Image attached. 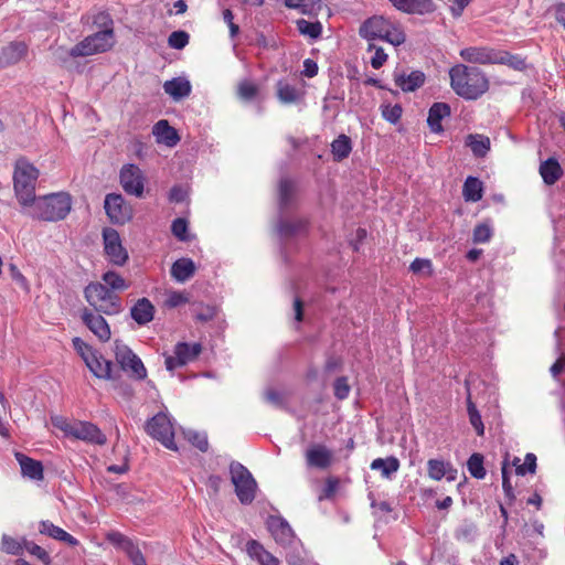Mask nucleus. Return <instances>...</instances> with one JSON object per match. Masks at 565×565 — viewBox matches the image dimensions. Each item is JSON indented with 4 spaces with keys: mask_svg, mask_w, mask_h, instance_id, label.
<instances>
[{
    "mask_svg": "<svg viewBox=\"0 0 565 565\" xmlns=\"http://www.w3.org/2000/svg\"><path fill=\"white\" fill-rule=\"evenodd\" d=\"M82 321L84 324L102 341L107 342L110 339L111 332L108 322L102 313L94 312L88 308L82 311Z\"/></svg>",
    "mask_w": 565,
    "mask_h": 565,
    "instance_id": "15",
    "label": "nucleus"
},
{
    "mask_svg": "<svg viewBox=\"0 0 565 565\" xmlns=\"http://www.w3.org/2000/svg\"><path fill=\"white\" fill-rule=\"evenodd\" d=\"M295 185L289 179H282L279 182V202L281 206H287L294 195Z\"/></svg>",
    "mask_w": 565,
    "mask_h": 565,
    "instance_id": "46",
    "label": "nucleus"
},
{
    "mask_svg": "<svg viewBox=\"0 0 565 565\" xmlns=\"http://www.w3.org/2000/svg\"><path fill=\"white\" fill-rule=\"evenodd\" d=\"M115 44V32L98 31L94 34L87 35L76 45H74L68 54L72 57H84L94 54H99L109 51Z\"/></svg>",
    "mask_w": 565,
    "mask_h": 565,
    "instance_id": "7",
    "label": "nucleus"
},
{
    "mask_svg": "<svg viewBox=\"0 0 565 565\" xmlns=\"http://www.w3.org/2000/svg\"><path fill=\"white\" fill-rule=\"evenodd\" d=\"M190 36L185 31H173L168 38V44L175 50H182L189 43Z\"/></svg>",
    "mask_w": 565,
    "mask_h": 565,
    "instance_id": "50",
    "label": "nucleus"
},
{
    "mask_svg": "<svg viewBox=\"0 0 565 565\" xmlns=\"http://www.w3.org/2000/svg\"><path fill=\"white\" fill-rule=\"evenodd\" d=\"M268 529L275 541L279 544H289L292 541V529L282 518L271 516L268 520Z\"/></svg>",
    "mask_w": 565,
    "mask_h": 565,
    "instance_id": "24",
    "label": "nucleus"
},
{
    "mask_svg": "<svg viewBox=\"0 0 565 565\" xmlns=\"http://www.w3.org/2000/svg\"><path fill=\"white\" fill-rule=\"evenodd\" d=\"M15 459L20 465L21 473L32 480H43L44 469L41 461L35 460L22 452H15Z\"/></svg>",
    "mask_w": 565,
    "mask_h": 565,
    "instance_id": "22",
    "label": "nucleus"
},
{
    "mask_svg": "<svg viewBox=\"0 0 565 565\" xmlns=\"http://www.w3.org/2000/svg\"><path fill=\"white\" fill-rule=\"evenodd\" d=\"M29 51L24 41H12L0 47V67H8L23 60Z\"/></svg>",
    "mask_w": 565,
    "mask_h": 565,
    "instance_id": "16",
    "label": "nucleus"
},
{
    "mask_svg": "<svg viewBox=\"0 0 565 565\" xmlns=\"http://www.w3.org/2000/svg\"><path fill=\"white\" fill-rule=\"evenodd\" d=\"M73 345H74V349L79 353V355L82 356V359L85 362H86V358L94 356L96 354V351L93 350V348L90 345L85 343L79 338L73 339Z\"/></svg>",
    "mask_w": 565,
    "mask_h": 565,
    "instance_id": "59",
    "label": "nucleus"
},
{
    "mask_svg": "<svg viewBox=\"0 0 565 565\" xmlns=\"http://www.w3.org/2000/svg\"><path fill=\"white\" fill-rule=\"evenodd\" d=\"M296 25L300 34L313 40L318 39L322 33V24L319 21L310 22L305 19H299L296 21Z\"/></svg>",
    "mask_w": 565,
    "mask_h": 565,
    "instance_id": "40",
    "label": "nucleus"
},
{
    "mask_svg": "<svg viewBox=\"0 0 565 565\" xmlns=\"http://www.w3.org/2000/svg\"><path fill=\"white\" fill-rule=\"evenodd\" d=\"M332 451L323 445H313L306 451V461L309 467L327 469L332 463Z\"/></svg>",
    "mask_w": 565,
    "mask_h": 565,
    "instance_id": "20",
    "label": "nucleus"
},
{
    "mask_svg": "<svg viewBox=\"0 0 565 565\" xmlns=\"http://www.w3.org/2000/svg\"><path fill=\"white\" fill-rule=\"evenodd\" d=\"M397 10L409 14H426L435 11L433 0H388Z\"/></svg>",
    "mask_w": 565,
    "mask_h": 565,
    "instance_id": "21",
    "label": "nucleus"
},
{
    "mask_svg": "<svg viewBox=\"0 0 565 565\" xmlns=\"http://www.w3.org/2000/svg\"><path fill=\"white\" fill-rule=\"evenodd\" d=\"M494 64L508 65L516 71H522L526 67L525 58L507 51H497Z\"/></svg>",
    "mask_w": 565,
    "mask_h": 565,
    "instance_id": "38",
    "label": "nucleus"
},
{
    "mask_svg": "<svg viewBox=\"0 0 565 565\" xmlns=\"http://www.w3.org/2000/svg\"><path fill=\"white\" fill-rule=\"evenodd\" d=\"M231 480L235 487V493L243 504L254 501L257 483L249 470L239 462H232L230 466Z\"/></svg>",
    "mask_w": 565,
    "mask_h": 565,
    "instance_id": "8",
    "label": "nucleus"
},
{
    "mask_svg": "<svg viewBox=\"0 0 565 565\" xmlns=\"http://www.w3.org/2000/svg\"><path fill=\"white\" fill-rule=\"evenodd\" d=\"M39 178V170L26 159L20 158L15 161L13 171V190L19 203L30 207L35 198V184Z\"/></svg>",
    "mask_w": 565,
    "mask_h": 565,
    "instance_id": "2",
    "label": "nucleus"
},
{
    "mask_svg": "<svg viewBox=\"0 0 565 565\" xmlns=\"http://www.w3.org/2000/svg\"><path fill=\"white\" fill-rule=\"evenodd\" d=\"M120 184L127 194L142 198L146 178L141 169L136 164H125L120 170Z\"/></svg>",
    "mask_w": 565,
    "mask_h": 565,
    "instance_id": "13",
    "label": "nucleus"
},
{
    "mask_svg": "<svg viewBox=\"0 0 565 565\" xmlns=\"http://www.w3.org/2000/svg\"><path fill=\"white\" fill-rule=\"evenodd\" d=\"M9 271L11 278L15 281V284L25 292L30 291V284L26 277L20 271L17 265L10 264Z\"/></svg>",
    "mask_w": 565,
    "mask_h": 565,
    "instance_id": "56",
    "label": "nucleus"
},
{
    "mask_svg": "<svg viewBox=\"0 0 565 565\" xmlns=\"http://www.w3.org/2000/svg\"><path fill=\"white\" fill-rule=\"evenodd\" d=\"M450 87L467 100L480 98L489 89V79L478 67L456 64L449 70Z\"/></svg>",
    "mask_w": 565,
    "mask_h": 565,
    "instance_id": "1",
    "label": "nucleus"
},
{
    "mask_svg": "<svg viewBox=\"0 0 565 565\" xmlns=\"http://www.w3.org/2000/svg\"><path fill=\"white\" fill-rule=\"evenodd\" d=\"M462 195L466 201L478 202L482 199V183L479 179L468 177L463 183Z\"/></svg>",
    "mask_w": 565,
    "mask_h": 565,
    "instance_id": "37",
    "label": "nucleus"
},
{
    "mask_svg": "<svg viewBox=\"0 0 565 565\" xmlns=\"http://www.w3.org/2000/svg\"><path fill=\"white\" fill-rule=\"evenodd\" d=\"M115 358L124 371H130L137 380H143L147 376V370L142 361L125 344L115 342Z\"/></svg>",
    "mask_w": 565,
    "mask_h": 565,
    "instance_id": "11",
    "label": "nucleus"
},
{
    "mask_svg": "<svg viewBox=\"0 0 565 565\" xmlns=\"http://www.w3.org/2000/svg\"><path fill=\"white\" fill-rule=\"evenodd\" d=\"M102 280L104 285L113 292L125 291L130 287V282L127 281L120 274L114 270L104 273Z\"/></svg>",
    "mask_w": 565,
    "mask_h": 565,
    "instance_id": "36",
    "label": "nucleus"
},
{
    "mask_svg": "<svg viewBox=\"0 0 565 565\" xmlns=\"http://www.w3.org/2000/svg\"><path fill=\"white\" fill-rule=\"evenodd\" d=\"M338 487L339 480L337 478H328L320 499H331L335 494Z\"/></svg>",
    "mask_w": 565,
    "mask_h": 565,
    "instance_id": "61",
    "label": "nucleus"
},
{
    "mask_svg": "<svg viewBox=\"0 0 565 565\" xmlns=\"http://www.w3.org/2000/svg\"><path fill=\"white\" fill-rule=\"evenodd\" d=\"M51 420L53 426L68 438L98 446H104L107 443L106 435L90 422L68 420L63 416H54Z\"/></svg>",
    "mask_w": 565,
    "mask_h": 565,
    "instance_id": "4",
    "label": "nucleus"
},
{
    "mask_svg": "<svg viewBox=\"0 0 565 565\" xmlns=\"http://www.w3.org/2000/svg\"><path fill=\"white\" fill-rule=\"evenodd\" d=\"M24 541H26V540L25 539L18 540L15 537L4 534V535H2V539H1V550L3 552H6L7 554L20 555L23 552V550L25 548Z\"/></svg>",
    "mask_w": 565,
    "mask_h": 565,
    "instance_id": "44",
    "label": "nucleus"
},
{
    "mask_svg": "<svg viewBox=\"0 0 565 565\" xmlns=\"http://www.w3.org/2000/svg\"><path fill=\"white\" fill-rule=\"evenodd\" d=\"M39 532L56 541L64 542L70 546L78 545V540L62 527L54 525L51 521L44 520L39 523Z\"/></svg>",
    "mask_w": 565,
    "mask_h": 565,
    "instance_id": "27",
    "label": "nucleus"
},
{
    "mask_svg": "<svg viewBox=\"0 0 565 565\" xmlns=\"http://www.w3.org/2000/svg\"><path fill=\"white\" fill-rule=\"evenodd\" d=\"M189 297L185 292L182 291H170L167 295V299L164 301L166 307L168 308H177L181 305L188 303Z\"/></svg>",
    "mask_w": 565,
    "mask_h": 565,
    "instance_id": "55",
    "label": "nucleus"
},
{
    "mask_svg": "<svg viewBox=\"0 0 565 565\" xmlns=\"http://www.w3.org/2000/svg\"><path fill=\"white\" fill-rule=\"evenodd\" d=\"M402 114H403V109H402V106L398 104H395V105L386 104V105L382 106V116L386 121H388L391 124L398 122L402 117Z\"/></svg>",
    "mask_w": 565,
    "mask_h": 565,
    "instance_id": "49",
    "label": "nucleus"
},
{
    "mask_svg": "<svg viewBox=\"0 0 565 565\" xmlns=\"http://www.w3.org/2000/svg\"><path fill=\"white\" fill-rule=\"evenodd\" d=\"M201 352L202 345L200 343L179 342L174 347V355L166 356V367L168 371H173L194 361Z\"/></svg>",
    "mask_w": 565,
    "mask_h": 565,
    "instance_id": "14",
    "label": "nucleus"
},
{
    "mask_svg": "<svg viewBox=\"0 0 565 565\" xmlns=\"http://www.w3.org/2000/svg\"><path fill=\"white\" fill-rule=\"evenodd\" d=\"M369 51H374V55L371 57V65L373 68L379 70L386 62L387 54L382 47H379L374 44L369 45Z\"/></svg>",
    "mask_w": 565,
    "mask_h": 565,
    "instance_id": "58",
    "label": "nucleus"
},
{
    "mask_svg": "<svg viewBox=\"0 0 565 565\" xmlns=\"http://www.w3.org/2000/svg\"><path fill=\"white\" fill-rule=\"evenodd\" d=\"M468 146L476 157H484L490 149V139L482 135H469Z\"/></svg>",
    "mask_w": 565,
    "mask_h": 565,
    "instance_id": "39",
    "label": "nucleus"
},
{
    "mask_svg": "<svg viewBox=\"0 0 565 565\" xmlns=\"http://www.w3.org/2000/svg\"><path fill=\"white\" fill-rule=\"evenodd\" d=\"M106 540L114 546L120 548L122 552L127 553L134 545V541L128 536L124 535L118 531H110L106 534Z\"/></svg>",
    "mask_w": 565,
    "mask_h": 565,
    "instance_id": "45",
    "label": "nucleus"
},
{
    "mask_svg": "<svg viewBox=\"0 0 565 565\" xmlns=\"http://www.w3.org/2000/svg\"><path fill=\"white\" fill-rule=\"evenodd\" d=\"M334 396L342 401L345 399L350 394V385L345 376L338 377L333 383Z\"/></svg>",
    "mask_w": 565,
    "mask_h": 565,
    "instance_id": "54",
    "label": "nucleus"
},
{
    "mask_svg": "<svg viewBox=\"0 0 565 565\" xmlns=\"http://www.w3.org/2000/svg\"><path fill=\"white\" fill-rule=\"evenodd\" d=\"M191 84L183 77H174L166 81L163 84L164 93L171 96L174 100H180L191 94Z\"/></svg>",
    "mask_w": 565,
    "mask_h": 565,
    "instance_id": "29",
    "label": "nucleus"
},
{
    "mask_svg": "<svg viewBox=\"0 0 565 565\" xmlns=\"http://www.w3.org/2000/svg\"><path fill=\"white\" fill-rule=\"evenodd\" d=\"M306 92L302 87L289 83L287 79H279L276 83V96L284 105H297L303 102Z\"/></svg>",
    "mask_w": 565,
    "mask_h": 565,
    "instance_id": "17",
    "label": "nucleus"
},
{
    "mask_svg": "<svg viewBox=\"0 0 565 565\" xmlns=\"http://www.w3.org/2000/svg\"><path fill=\"white\" fill-rule=\"evenodd\" d=\"M467 412L469 415V422L471 426L475 428L478 436L484 435V425L481 419V415L479 411L477 409L475 403L471 399V396L468 395L467 397Z\"/></svg>",
    "mask_w": 565,
    "mask_h": 565,
    "instance_id": "42",
    "label": "nucleus"
},
{
    "mask_svg": "<svg viewBox=\"0 0 565 565\" xmlns=\"http://www.w3.org/2000/svg\"><path fill=\"white\" fill-rule=\"evenodd\" d=\"M31 215L49 222L64 220L72 209L71 195L64 192L44 195L34 201Z\"/></svg>",
    "mask_w": 565,
    "mask_h": 565,
    "instance_id": "5",
    "label": "nucleus"
},
{
    "mask_svg": "<svg viewBox=\"0 0 565 565\" xmlns=\"http://www.w3.org/2000/svg\"><path fill=\"white\" fill-rule=\"evenodd\" d=\"M152 134L158 143H162L168 147H174L180 141L178 131L170 126L166 119H161L154 124Z\"/></svg>",
    "mask_w": 565,
    "mask_h": 565,
    "instance_id": "26",
    "label": "nucleus"
},
{
    "mask_svg": "<svg viewBox=\"0 0 565 565\" xmlns=\"http://www.w3.org/2000/svg\"><path fill=\"white\" fill-rule=\"evenodd\" d=\"M399 460L394 456H390L386 458L374 459L371 462L370 468L372 470L381 471L383 478L390 479L391 476L399 469Z\"/></svg>",
    "mask_w": 565,
    "mask_h": 565,
    "instance_id": "34",
    "label": "nucleus"
},
{
    "mask_svg": "<svg viewBox=\"0 0 565 565\" xmlns=\"http://www.w3.org/2000/svg\"><path fill=\"white\" fill-rule=\"evenodd\" d=\"M217 315V310L214 306L200 305L195 312V319L201 322H209L213 320Z\"/></svg>",
    "mask_w": 565,
    "mask_h": 565,
    "instance_id": "57",
    "label": "nucleus"
},
{
    "mask_svg": "<svg viewBox=\"0 0 565 565\" xmlns=\"http://www.w3.org/2000/svg\"><path fill=\"white\" fill-rule=\"evenodd\" d=\"M170 274L179 282L189 280L195 274V265L191 258H179L172 266Z\"/></svg>",
    "mask_w": 565,
    "mask_h": 565,
    "instance_id": "31",
    "label": "nucleus"
},
{
    "mask_svg": "<svg viewBox=\"0 0 565 565\" xmlns=\"http://www.w3.org/2000/svg\"><path fill=\"white\" fill-rule=\"evenodd\" d=\"M394 82L403 92H415L425 83V74L422 71H413L409 74L404 72L394 74Z\"/></svg>",
    "mask_w": 565,
    "mask_h": 565,
    "instance_id": "25",
    "label": "nucleus"
},
{
    "mask_svg": "<svg viewBox=\"0 0 565 565\" xmlns=\"http://www.w3.org/2000/svg\"><path fill=\"white\" fill-rule=\"evenodd\" d=\"M186 198L188 192L179 185L172 186L169 192V201L173 203H182L186 200Z\"/></svg>",
    "mask_w": 565,
    "mask_h": 565,
    "instance_id": "64",
    "label": "nucleus"
},
{
    "mask_svg": "<svg viewBox=\"0 0 565 565\" xmlns=\"http://www.w3.org/2000/svg\"><path fill=\"white\" fill-rule=\"evenodd\" d=\"M89 371L98 379L113 380V363L106 360L104 356L96 354L94 356L86 358V363Z\"/></svg>",
    "mask_w": 565,
    "mask_h": 565,
    "instance_id": "28",
    "label": "nucleus"
},
{
    "mask_svg": "<svg viewBox=\"0 0 565 565\" xmlns=\"http://www.w3.org/2000/svg\"><path fill=\"white\" fill-rule=\"evenodd\" d=\"M126 555L134 565H147L141 550L136 544L126 553Z\"/></svg>",
    "mask_w": 565,
    "mask_h": 565,
    "instance_id": "63",
    "label": "nucleus"
},
{
    "mask_svg": "<svg viewBox=\"0 0 565 565\" xmlns=\"http://www.w3.org/2000/svg\"><path fill=\"white\" fill-rule=\"evenodd\" d=\"M93 24L102 29V31L114 30V21L107 11H99L93 17Z\"/></svg>",
    "mask_w": 565,
    "mask_h": 565,
    "instance_id": "51",
    "label": "nucleus"
},
{
    "mask_svg": "<svg viewBox=\"0 0 565 565\" xmlns=\"http://www.w3.org/2000/svg\"><path fill=\"white\" fill-rule=\"evenodd\" d=\"M247 553L260 565H279L278 558L266 551L264 546L255 540H252L247 543Z\"/></svg>",
    "mask_w": 565,
    "mask_h": 565,
    "instance_id": "33",
    "label": "nucleus"
},
{
    "mask_svg": "<svg viewBox=\"0 0 565 565\" xmlns=\"http://www.w3.org/2000/svg\"><path fill=\"white\" fill-rule=\"evenodd\" d=\"M104 207L110 222L114 224H125L132 217V207L126 202L121 194H107Z\"/></svg>",
    "mask_w": 565,
    "mask_h": 565,
    "instance_id": "12",
    "label": "nucleus"
},
{
    "mask_svg": "<svg viewBox=\"0 0 565 565\" xmlns=\"http://www.w3.org/2000/svg\"><path fill=\"white\" fill-rule=\"evenodd\" d=\"M84 297L98 313L115 316L122 310L121 298L103 282H89L84 289Z\"/></svg>",
    "mask_w": 565,
    "mask_h": 565,
    "instance_id": "6",
    "label": "nucleus"
},
{
    "mask_svg": "<svg viewBox=\"0 0 565 565\" xmlns=\"http://www.w3.org/2000/svg\"><path fill=\"white\" fill-rule=\"evenodd\" d=\"M24 550H26L32 556H35L39 561H41L44 565H50L52 559L49 553L35 544L34 542L24 541Z\"/></svg>",
    "mask_w": 565,
    "mask_h": 565,
    "instance_id": "48",
    "label": "nucleus"
},
{
    "mask_svg": "<svg viewBox=\"0 0 565 565\" xmlns=\"http://www.w3.org/2000/svg\"><path fill=\"white\" fill-rule=\"evenodd\" d=\"M352 151L351 139L347 135H340L331 143V152L334 161H342L350 156Z\"/></svg>",
    "mask_w": 565,
    "mask_h": 565,
    "instance_id": "35",
    "label": "nucleus"
},
{
    "mask_svg": "<svg viewBox=\"0 0 565 565\" xmlns=\"http://www.w3.org/2000/svg\"><path fill=\"white\" fill-rule=\"evenodd\" d=\"M476 526L472 524H466L456 530L455 537L459 542L470 543L476 536Z\"/></svg>",
    "mask_w": 565,
    "mask_h": 565,
    "instance_id": "52",
    "label": "nucleus"
},
{
    "mask_svg": "<svg viewBox=\"0 0 565 565\" xmlns=\"http://www.w3.org/2000/svg\"><path fill=\"white\" fill-rule=\"evenodd\" d=\"M360 35L366 40L380 39L398 46L406 41L402 26L382 15H373L360 26Z\"/></svg>",
    "mask_w": 565,
    "mask_h": 565,
    "instance_id": "3",
    "label": "nucleus"
},
{
    "mask_svg": "<svg viewBox=\"0 0 565 565\" xmlns=\"http://www.w3.org/2000/svg\"><path fill=\"white\" fill-rule=\"evenodd\" d=\"M156 308L148 298L138 299L130 308V317L139 324L145 326L154 318Z\"/></svg>",
    "mask_w": 565,
    "mask_h": 565,
    "instance_id": "23",
    "label": "nucleus"
},
{
    "mask_svg": "<svg viewBox=\"0 0 565 565\" xmlns=\"http://www.w3.org/2000/svg\"><path fill=\"white\" fill-rule=\"evenodd\" d=\"M457 469L450 462L439 459H429L427 461V475L435 481L446 478L447 481L452 482L457 479Z\"/></svg>",
    "mask_w": 565,
    "mask_h": 565,
    "instance_id": "19",
    "label": "nucleus"
},
{
    "mask_svg": "<svg viewBox=\"0 0 565 565\" xmlns=\"http://www.w3.org/2000/svg\"><path fill=\"white\" fill-rule=\"evenodd\" d=\"M104 252L109 263L124 266L128 260V253L121 244L119 233L113 227L103 230Z\"/></svg>",
    "mask_w": 565,
    "mask_h": 565,
    "instance_id": "10",
    "label": "nucleus"
},
{
    "mask_svg": "<svg viewBox=\"0 0 565 565\" xmlns=\"http://www.w3.org/2000/svg\"><path fill=\"white\" fill-rule=\"evenodd\" d=\"M540 174L546 184L553 185L563 175V169L555 158H548L541 162Z\"/></svg>",
    "mask_w": 565,
    "mask_h": 565,
    "instance_id": "32",
    "label": "nucleus"
},
{
    "mask_svg": "<svg viewBox=\"0 0 565 565\" xmlns=\"http://www.w3.org/2000/svg\"><path fill=\"white\" fill-rule=\"evenodd\" d=\"M259 87L249 79H243L237 84L236 94L239 99L250 102L258 95Z\"/></svg>",
    "mask_w": 565,
    "mask_h": 565,
    "instance_id": "41",
    "label": "nucleus"
},
{
    "mask_svg": "<svg viewBox=\"0 0 565 565\" xmlns=\"http://www.w3.org/2000/svg\"><path fill=\"white\" fill-rule=\"evenodd\" d=\"M146 431L152 438L160 441L166 448L170 450H178L174 443V431L170 418L163 414L158 413L146 423Z\"/></svg>",
    "mask_w": 565,
    "mask_h": 565,
    "instance_id": "9",
    "label": "nucleus"
},
{
    "mask_svg": "<svg viewBox=\"0 0 565 565\" xmlns=\"http://www.w3.org/2000/svg\"><path fill=\"white\" fill-rule=\"evenodd\" d=\"M460 56L472 64H494L497 51L486 46H470L460 51Z\"/></svg>",
    "mask_w": 565,
    "mask_h": 565,
    "instance_id": "18",
    "label": "nucleus"
},
{
    "mask_svg": "<svg viewBox=\"0 0 565 565\" xmlns=\"http://www.w3.org/2000/svg\"><path fill=\"white\" fill-rule=\"evenodd\" d=\"M171 232L172 234L182 242L188 241V222L185 218L178 217L172 222L171 225Z\"/></svg>",
    "mask_w": 565,
    "mask_h": 565,
    "instance_id": "53",
    "label": "nucleus"
},
{
    "mask_svg": "<svg viewBox=\"0 0 565 565\" xmlns=\"http://www.w3.org/2000/svg\"><path fill=\"white\" fill-rule=\"evenodd\" d=\"M189 441L203 452L209 449V441L205 435L192 433L189 435Z\"/></svg>",
    "mask_w": 565,
    "mask_h": 565,
    "instance_id": "62",
    "label": "nucleus"
},
{
    "mask_svg": "<svg viewBox=\"0 0 565 565\" xmlns=\"http://www.w3.org/2000/svg\"><path fill=\"white\" fill-rule=\"evenodd\" d=\"M467 468L469 473L476 479H483L486 477L483 456L479 452H475L469 457Z\"/></svg>",
    "mask_w": 565,
    "mask_h": 565,
    "instance_id": "43",
    "label": "nucleus"
},
{
    "mask_svg": "<svg viewBox=\"0 0 565 565\" xmlns=\"http://www.w3.org/2000/svg\"><path fill=\"white\" fill-rule=\"evenodd\" d=\"M492 237V228L488 223L477 224L473 228L472 241L476 244H483Z\"/></svg>",
    "mask_w": 565,
    "mask_h": 565,
    "instance_id": "47",
    "label": "nucleus"
},
{
    "mask_svg": "<svg viewBox=\"0 0 565 565\" xmlns=\"http://www.w3.org/2000/svg\"><path fill=\"white\" fill-rule=\"evenodd\" d=\"M322 8L321 0H305L300 7V12L303 14H317Z\"/></svg>",
    "mask_w": 565,
    "mask_h": 565,
    "instance_id": "60",
    "label": "nucleus"
},
{
    "mask_svg": "<svg viewBox=\"0 0 565 565\" xmlns=\"http://www.w3.org/2000/svg\"><path fill=\"white\" fill-rule=\"evenodd\" d=\"M450 115V106L446 103H435L429 108L427 124L433 132H441V120Z\"/></svg>",
    "mask_w": 565,
    "mask_h": 565,
    "instance_id": "30",
    "label": "nucleus"
}]
</instances>
